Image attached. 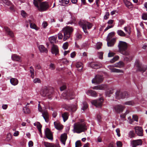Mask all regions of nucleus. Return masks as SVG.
Instances as JSON below:
<instances>
[{
    "label": "nucleus",
    "mask_w": 147,
    "mask_h": 147,
    "mask_svg": "<svg viewBox=\"0 0 147 147\" xmlns=\"http://www.w3.org/2000/svg\"><path fill=\"white\" fill-rule=\"evenodd\" d=\"M115 34V33L114 32H112L109 33L107 38V40H109L111 38L114 36Z\"/></svg>",
    "instance_id": "38"
},
{
    "label": "nucleus",
    "mask_w": 147,
    "mask_h": 147,
    "mask_svg": "<svg viewBox=\"0 0 147 147\" xmlns=\"http://www.w3.org/2000/svg\"><path fill=\"white\" fill-rule=\"evenodd\" d=\"M38 49L41 53H47L48 50L47 48L43 45H40L38 47Z\"/></svg>",
    "instance_id": "24"
},
{
    "label": "nucleus",
    "mask_w": 147,
    "mask_h": 147,
    "mask_svg": "<svg viewBox=\"0 0 147 147\" xmlns=\"http://www.w3.org/2000/svg\"><path fill=\"white\" fill-rule=\"evenodd\" d=\"M76 55V53L75 52H73L70 54L71 57L72 58H74Z\"/></svg>",
    "instance_id": "62"
},
{
    "label": "nucleus",
    "mask_w": 147,
    "mask_h": 147,
    "mask_svg": "<svg viewBox=\"0 0 147 147\" xmlns=\"http://www.w3.org/2000/svg\"><path fill=\"white\" fill-rule=\"evenodd\" d=\"M108 86L106 84H102L94 86L92 87V88L96 90H104L107 88Z\"/></svg>",
    "instance_id": "14"
},
{
    "label": "nucleus",
    "mask_w": 147,
    "mask_h": 147,
    "mask_svg": "<svg viewBox=\"0 0 147 147\" xmlns=\"http://www.w3.org/2000/svg\"><path fill=\"white\" fill-rule=\"evenodd\" d=\"M128 44L126 42L119 41L118 45L119 52L125 55H129V52L127 51Z\"/></svg>",
    "instance_id": "2"
},
{
    "label": "nucleus",
    "mask_w": 147,
    "mask_h": 147,
    "mask_svg": "<svg viewBox=\"0 0 147 147\" xmlns=\"http://www.w3.org/2000/svg\"><path fill=\"white\" fill-rule=\"evenodd\" d=\"M117 33L118 35L122 37L125 36V34L122 30H119L117 31Z\"/></svg>",
    "instance_id": "35"
},
{
    "label": "nucleus",
    "mask_w": 147,
    "mask_h": 147,
    "mask_svg": "<svg viewBox=\"0 0 147 147\" xmlns=\"http://www.w3.org/2000/svg\"><path fill=\"white\" fill-rule=\"evenodd\" d=\"M31 20H29L30 23V26L31 28L34 29L36 30H37L39 29V28L36 26V25L34 23L31 22Z\"/></svg>",
    "instance_id": "32"
},
{
    "label": "nucleus",
    "mask_w": 147,
    "mask_h": 147,
    "mask_svg": "<svg viewBox=\"0 0 147 147\" xmlns=\"http://www.w3.org/2000/svg\"><path fill=\"white\" fill-rule=\"evenodd\" d=\"M61 115L64 121L65 122L68 119L69 115V113L67 112H65L62 113Z\"/></svg>",
    "instance_id": "29"
},
{
    "label": "nucleus",
    "mask_w": 147,
    "mask_h": 147,
    "mask_svg": "<svg viewBox=\"0 0 147 147\" xmlns=\"http://www.w3.org/2000/svg\"><path fill=\"white\" fill-rule=\"evenodd\" d=\"M41 94L43 96H49L50 94L49 92L48 89L47 88H45L42 89L40 92Z\"/></svg>",
    "instance_id": "20"
},
{
    "label": "nucleus",
    "mask_w": 147,
    "mask_h": 147,
    "mask_svg": "<svg viewBox=\"0 0 147 147\" xmlns=\"http://www.w3.org/2000/svg\"><path fill=\"white\" fill-rule=\"evenodd\" d=\"M124 108L125 107L121 105H117L114 107L113 109L115 112L119 113L122 112Z\"/></svg>",
    "instance_id": "18"
},
{
    "label": "nucleus",
    "mask_w": 147,
    "mask_h": 147,
    "mask_svg": "<svg viewBox=\"0 0 147 147\" xmlns=\"http://www.w3.org/2000/svg\"><path fill=\"white\" fill-rule=\"evenodd\" d=\"M19 134V132L18 131H16L13 133V136H17Z\"/></svg>",
    "instance_id": "63"
},
{
    "label": "nucleus",
    "mask_w": 147,
    "mask_h": 147,
    "mask_svg": "<svg viewBox=\"0 0 147 147\" xmlns=\"http://www.w3.org/2000/svg\"><path fill=\"white\" fill-rule=\"evenodd\" d=\"M97 120L99 122H100L101 121V117L100 115H97Z\"/></svg>",
    "instance_id": "56"
},
{
    "label": "nucleus",
    "mask_w": 147,
    "mask_h": 147,
    "mask_svg": "<svg viewBox=\"0 0 147 147\" xmlns=\"http://www.w3.org/2000/svg\"><path fill=\"white\" fill-rule=\"evenodd\" d=\"M102 43L100 42L98 43L96 45V47L97 49H100V48L102 46Z\"/></svg>",
    "instance_id": "57"
},
{
    "label": "nucleus",
    "mask_w": 147,
    "mask_h": 147,
    "mask_svg": "<svg viewBox=\"0 0 147 147\" xmlns=\"http://www.w3.org/2000/svg\"><path fill=\"white\" fill-rule=\"evenodd\" d=\"M45 132L47 138L49 140H52L53 139V135L50 130L48 128H46Z\"/></svg>",
    "instance_id": "13"
},
{
    "label": "nucleus",
    "mask_w": 147,
    "mask_h": 147,
    "mask_svg": "<svg viewBox=\"0 0 147 147\" xmlns=\"http://www.w3.org/2000/svg\"><path fill=\"white\" fill-rule=\"evenodd\" d=\"M114 26L113 25H111V26H108L105 29L104 31H106L108 30L109 29L111 28Z\"/></svg>",
    "instance_id": "58"
},
{
    "label": "nucleus",
    "mask_w": 147,
    "mask_h": 147,
    "mask_svg": "<svg viewBox=\"0 0 147 147\" xmlns=\"http://www.w3.org/2000/svg\"><path fill=\"white\" fill-rule=\"evenodd\" d=\"M76 147H81L82 146L81 143L80 141H77L75 143Z\"/></svg>",
    "instance_id": "50"
},
{
    "label": "nucleus",
    "mask_w": 147,
    "mask_h": 147,
    "mask_svg": "<svg viewBox=\"0 0 147 147\" xmlns=\"http://www.w3.org/2000/svg\"><path fill=\"white\" fill-rule=\"evenodd\" d=\"M136 133L138 136H143V130L140 127L136 126L134 128Z\"/></svg>",
    "instance_id": "16"
},
{
    "label": "nucleus",
    "mask_w": 147,
    "mask_h": 147,
    "mask_svg": "<svg viewBox=\"0 0 147 147\" xmlns=\"http://www.w3.org/2000/svg\"><path fill=\"white\" fill-rule=\"evenodd\" d=\"M103 102V98H100L99 100H93L91 101V102L96 107H101Z\"/></svg>",
    "instance_id": "11"
},
{
    "label": "nucleus",
    "mask_w": 147,
    "mask_h": 147,
    "mask_svg": "<svg viewBox=\"0 0 147 147\" xmlns=\"http://www.w3.org/2000/svg\"><path fill=\"white\" fill-rule=\"evenodd\" d=\"M78 24L79 25L82 27L84 32L86 34H88L87 27L89 29H90L92 26V24L91 23L83 20L80 21Z\"/></svg>",
    "instance_id": "4"
},
{
    "label": "nucleus",
    "mask_w": 147,
    "mask_h": 147,
    "mask_svg": "<svg viewBox=\"0 0 147 147\" xmlns=\"http://www.w3.org/2000/svg\"><path fill=\"white\" fill-rule=\"evenodd\" d=\"M11 58L13 60L16 61H19L20 59V57L15 54L12 55Z\"/></svg>",
    "instance_id": "37"
},
{
    "label": "nucleus",
    "mask_w": 147,
    "mask_h": 147,
    "mask_svg": "<svg viewBox=\"0 0 147 147\" xmlns=\"http://www.w3.org/2000/svg\"><path fill=\"white\" fill-rule=\"evenodd\" d=\"M124 65V63L122 61H120L113 65L108 66V68L110 69L111 72L123 73L124 72L123 70L114 68V67H123Z\"/></svg>",
    "instance_id": "3"
},
{
    "label": "nucleus",
    "mask_w": 147,
    "mask_h": 147,
    "mask_svg": "<svg viewBox=\"0 0 147 147\" xmlns=\"http://www.w3.org/2000/svg\"><path fill=\"white\" fill-rule=\"evenodd\" d=\"M33 82L34 83H40V80L38 78H36L34 80Z\"/></svg>",
    "instance_id": "59"
},
{
    "label": "nucleus",
    "mask_w": 147,
    "mask_h": 147,
    "mask_svg": "<svg viewBox=\"0 0 147 147\" xmlns=\"http://www.w3.org/2000/svg\"><path fill=\"white\" fill-rule=\"evenodd\" d=\"M119 57L118 56H116L114 57L113 59H111L110 61V62L111 63H113L117 60L119 59Z\"/></svg>",
    "instance_id": "39"
},
{
    "label": "nucleus",
    "mask_w": 147,
    "mask_h": 147,
    "mask_svg": "<svg viewBox=\"0 0 147 147\" xmlns=\"http://www.w3.org/2000/svg\"><path fill=\"white\" fill-rule=\"evenodd\" d=\"M86 93L88 95L93 97H96L97 96L96 92L92 90H88L86 92Z\"/></svg>",
    "instance_id": "22"
},
{
    "label": "nucleus",
    "mask_w": 147,
    "mask_h": 147,
    "mask_svg": "<svg viewBox=\"0 0 147 147\" xmlns=\"http://www.w3.org/2000/svg\"><path fill=\"white\" fill-rule=\"evenodd\" d=\"M132 121H138V116L136 115H133L132 116Z\"/></svg>",
    "instance_id": "46"
},
{
    "label": "nucleus",
    "mask_w": 147,
    "mask_h": 147,
    "mask_svg": "<svg viewBox=\"0 0 147 147\" xmlns=\"http://www.w3.org/2000/svg\"><path fill=\"white\" fill-rule=\"evenodd\" d=\"M67 139V135L66 134H63L61 136V141L64 145H65L66 141Z\"/></svg>",
    "instance_id": "23"
},
{
    "label": "nucleus",
    "mask_w": 147,
    "mask_h": 147,
    "mask_svg": "<svg viewBox=\"0 0 147 147\" xmlns=\"http://www.w3.org/2000/svg\"><path fill=\"white\" fill-rule=\"evenodd\" d=\"M87 129L85 122L83 120L81 119L74 124L73 131L74 133L79 134L85 131Z\"/></svg>",
    "instance_id": "1"
},
{
    "label": "nucleus",
    "mask_w": 147,
    "mask_h": 147,
    "mask_svg": "<svg viewBox=\"0 0 147 147\" xmlns=\"http://www.w3.org/2000/svg\"><path fill=\"white\" fill-rule=\"evenodd\" d=\"M34 125L35 126H36L37 127L38 129L39 132L40 133H41V129L42 128V125L40 124V123L39 122H37L36 123H34Z\"/></svg>",
    "instance_id": "33"
},
{
    "label": "nucleus",
    "mask_w": 147,
    "mask_h": 147,
    "mask_svg": "<svg viewBox=\"0 0 147 147\" xmlns=\"http://www.w3.org/2000/svg\"><path fill=\"white\" fill-rule=\"evenodd\" d=\"M77 105L76 104L75 105H67L66 107V110L69 111L73 112L75 111L77 109Z\"/></svg>",
    "instance_id": "15"
},
{
    "label": "nucleus",
    "mask_w": 147,
    "mask_h": 147,
    "mask_svg": "<svg viewBox=\"0 0 147 147\" xmlns=\"http://www.w3.org/2000/svg\"><path fill=\"white\" fill-rule=\"evenodd\" d=\"M21 14L24 17H26L27 16V15L26 13L24 10L21 11Z\"/></svg>",
    "instance_id": "51"
},
{
    "label": "nucleus",
    "mask_w": 147,
    "mask_h": 147,
    "mask_svg": "<svg viewBox=\"0 0 147 147\" xmlns=\"http://www.w3.org/2000/svg\"><path fill=\"white\" fill-rule=\"evenodd\" d=\"M44 144L46 147H55L54 144L52 143H49L47 142H44Z\"/></svg>",
    "instance_id": "36"
},
{
    "label": "nucleus",
    "mask_w": 147,
    "mask_h": 147,
    "mask_svg": "<svg viewBox=\"0 0 147 147\" xmlns=\"http://www.w3.org/2000/svg\"><path fill=\"white\" fill-rule=\"evenodd\" d=\"M4 29L5 31L11 37H14L13 33L10 30V29L7 27H5Z\"/></svg>",
    "instance_id": "28"
},
{
    "label": "nucleus",
    "mask_w": 147,
    "mask_h": 147,
    "mask_svg": "<svg viewBox=\"0 0 147 147\" xmlns=\"http://www.w3.org/2000/svg\"><path fill=\"white\" fill-rule=\"evenodd\" d=\"M57 38L56 36H53L50 37L49 40L50 42L51 43H56V40Z\"/></svg>",
    "instance_id": "30"
},
{
    "label": "nucleus",
    "mask_w": 147,
    "mask_h": 147,
    "mask_svg": "<svg viewBox=\"0 0 147 147\" xmlns=\"http://www.w3.org/2000/svg\"><path fill=\"white\" fill-rule=\"evenodd\" d=\"M55 67V65L52 63H51L49 65V68L51 69H54Z\"/></svg>",
    "instance_id": "55"
},
{
    "label": "nucleus",
    "mask_w": 147,
    "mask_h": 147,
    "mask_svg": "<svg viewBox=\"0 0 147 147\" xmlns=\"http://www.w3.org/2000/svg\"><path fill=\"white\" fill-rule=\"evenodd\" d=\"M76 68L79 71H81L83 67V64L81 62H77L76 64Z\"/></svg>",
    "instance_id": "26"
},
{
    "label": "nucleus",
    "mask_w": 147,
    "mask_h": 147,
    "mask_svg": "<svg viewBox=\"0 0 147 147\" xmlns=\"http://www.w3.org/2000/svg\"><path fill=\"white\" fill-rule=\"evenodd\" d=\"M109 15L110 14L109 12H106L105 16H104V19L106 20L108 19L109 17Z\"/></svg>",
    "instance_id": "54"
},
{
    "label": "nucleus",
    "mask_w": 147,
    "mask_h": 147,
    "mask_svg": "<svg viewBox=\"0 0 147 147\" xmlns=\"http://www.w3.org/2000/svg\"><path fill=\"white\" fill-rule=\"evenodd\" d=\"M11 84L15 86L17 85L18 82V80L16 78H12L10 80Z\"/></svg>",
    "instance_id": "31"
},
{
    "label": "nucleus",
    "mask_w": 147,
    "mask_h": 147,
    "mask_svg": "<svg viewBox=\"0 0 147 147\" xmlns=\"http://www.w3.org/2000/svg\"><path fill=\"white\" fill-rule=\"evenodd\" d=\"M134 67L137 68L138 70L142 73L144 72L147 69V65L142 66L138 60H136L135 62Z\"/></svg>",
    "instance_id": "7"
},
{
    "label": "nucleus",
    "mask_w": 147,
    "mask_h": 147,
    "mask_svg": "<svg viewBox=\"0 0 147 147\" xmlns=\"http://www.w3.org/2000/svg\"><path fill=\"white\" fill-rule=\"evenodd\" d=\"M73 31V29L71 27L66 26L63 28L62 31L64 33V41L66 40L70 37Z\"/></svg>",
    "instance_id": "5"
},
{
    "label": "nucleus",
    "mask_w": 147,
    "mask_h": 147,
    "mask_svg": "<svg viewBox=\"0 0 147 147\" xmlns=\"http://www.w3.org/2000/svg\"><path fill=\"white\" fill-rule=\"evenodd\" d=\"M89 66L92 68L97 69L101 67L102 66V65L99 63L92 62L89 64Z\"/></svg>",
    "instance_id": "19"
},
{
    "label": "nucleus",
    "mask_w": 147,
    "mask_h": 147,
    "mask_svg": "<svg viewBox=\"0 0 147 147\" xmlns=\"http://www.w3.org/2000/svg\"><path fill=\"white\" fill-rule=\"evenodd\" d=\"M42 116L45 119L46 122H48L49 121V115L48 112L46 110L42 111Z\"/></svg>",
    "instance_id": "21"
},
{
    "label": "nucleus",
    "mask_w": 147,
    "mask_h": 147,
    "mask_svg": "<svg viewBox=\"0 0 147 147\" xmlns=\"http://www.w3.org/2000/svg\"><path fill=\"white\" fill-rule=\"evenodd\" d=\"M23 112L25 113H29L30 112V109L26 107L23 108Z\"/></svg>",
    "instance_id": "40"
},
{
    "label": "nucleus",
    "mask_w": 147,
    "mask_h": 147,
    "mask_svg": "<svg viewBox=\"0 0 147 147\" xmlns=\"http://www.w3.org/2000/svg\"><path fill=\"white\" fill-rule=\"evenodd\" d=\"M142 143L141 139L134 140L131 141V145L132 147H136L137 146L141 145Z\"/></svg>",
    "instance_id": "12"
},
{
    "label": "nucleus",
    "mask_w": 147,
    "mask_h": 147,
    "mask_svg": "<svg viewBox=\"0 0 147 147\" xmlns=\"http://www.w3.org/2000/svg\"><path fill=\"white\" fill-rule=\"evenodd\" d=\"M124 104L125 105H133L134 104V102L132 101H129L126 102L124 103Z\"/></svg>",
    "instance_id": "49"
},
{
    "label": "nucleus",
    "mask_w": 147,
    "mask_h": 147,
    "mask_svg": "<svg viewBox=\"0 0 147 147\" xmlns=\"http://www.w3.org/2000/svg\"><path fill=\"white\" fill-rule=\"evenodd\" d=\"M124 2L125 6L129 8H131L132 7V5L131 3L126 0H124Z\"/></svg>",
    "instance_id": "34"
},
{
    "label": "nucleus",
    "mask_w": 147,
    "mask_h": 147,
    "mask_svg": "<svg viewBox=\"0 0 147 147\" xmlns=\"http://www.w3.org/2000/svg\"><path fill=\"white\" fill-rule=\"evenodd\" d=\"M113 92V90H108L106 93V95L107 96L109 97L110 96V95L112 94Z\"/></svg>",
    "instance_id": "43"
},
{
    "label": "nucleus",
    "mask_w": 147,
    "mask_h": 147,
    "mask_svg": "<svg viewBox=\"0 0 147 147\" xmlns=\"http://www.w3.org/2000/svg\"><path fill=\"white\" fill-rule=\"evenodd\" d=\"M107 44L108 47H111L113 46L116 42V39L113 38L111 40L107 41Z\"/></svg>",
    "instance_id": "25"
},
{
    "label": "nucleus",
    "mask_w": 147,
    "mask_h": 147,
    "mask_svg": "<svg viewBox=\"0 0 147 147\" xmlns=\"http://www.w3.org/2000/svg\"><path fill=\"white\" fill-rule=\"evenodd\" d=\"M128 94L126 92H122L120 91H117L115 93V98L117 99L127 98Z\"/></svg>",
    "instance_id": "8"
},
{
    "label": "nucleus",
    "mask_w": 147,
    "mask_h": 147,
    "mask_svg": "<svg viewBox=\"0 0 147 147\" xmlns=\"http://www.w3.org/2000/svg\"><path fill=\"white\" fill-rule=\"evenodd\" d=\"M51 52L52 54H55L56 56L59 54V50L58 47L53 45L51 47Z\"/></svg>",
    "instance_id": "17"
},
{
    "label": "nucleus",
    "mask_w": 147,
    "mask_h": 147,
    "mask_svg": "<svg viewBox=\"0 0 147 147\" xmlns=\"http://www.w3.org/2000/svg\"><path fill=\"white\" fill-rule=\"evenodd\" d=\"M69 0H59V2L62 3L63 4H67L69 2Z\"/></svg>",
    "instance_id": "45"
},
{
    "label": "nucleus",
    "mask_w": 147,
    "mask_h": 147,
    "mask_svg": "<svg viewBox=\"0 0 147 147\" xmlns=\"http://www.w3.org/2000/svg\"><path fill=\"white\" fill-rule=\"evenodd\" d=\"M68 43L67 42H66L63 45V48L65 50L67 49L68 47Z\"/></svg>",
    "instance_id": "47"
},
{
    "label": "nucleus",
    "mask_w": 147,
    "mask_h": 147,
    "mask_svg": "<svg viewBox=\"0 0 147 147\" xmlns=\"http://www.w3.org/2000/svg\"><path fill=\"white\" fill-rule=\"evenodd\" d=\"M124 30L127 33L130 34L131 32L130 28L129 26L125 27H124Z\"/></svg>",
    "instance_id": "42"
},
{
    "label": "nucleus",
    "mask_w": 147,
    "mask_h": 147,
    "mask_svg": "<svg viewBox=\"0 0 147 147\" xmlns=\"http://www.w3.org/2000/svg\"><path fill=\"white\" fill-rule=\"evenodd\" d=\"M142 18L144 20H147V13H143L142 15Z\"/></svg>",
    "instance_id": "48"
},
{
    "label": "nucleus",
    "mask_w": 147,
    "mask_h": 147,
    "mask_svg": "<svg viewBox=\"0 0 147 147\" xmlns=\"http://www.w3.org/2000/svg\"><path fill=\"white\" fill-rule=\"evenodd\" d=\"M28 144L29 147H32L33 145V142L32 141H30L29 142Z\"/></svg>",
    "instance_id": "64"
},
{
    "label": "nucleus",
    "mask_w": 147,
    "mask_h": 147,
    "mask_svg": "<svg viewBox=\"0 0 147 147\" xmlns=\"http://www.w3.org/2000/svg\"><path fill=\"white\" fill-rule=\"evenodd\" d=\"M33 3L34 6L37 8L38 9L39 6L38 5V3L37 1L36 0H34Z\"/></svg>",
    "instance_id": "52"
},
{
    "label": "nucleus",
    "mask_w": 147,
    "mask_h": 147,
    "mask_svg": "<svg viewBox=\"0 0 147 147\" xmlns=\"http://www.w3.org/2000/svg\"><path fill=\"white\" fill-rule=\"evenodd\" d=\"M88 107V105L86 102H84L83 103V106L82 108V109L83 111L86 110Z\"/></svg>",
    "instance_id": "41"
},
{
    "label": "nucleus",
    "mask_w": 147,
    "mask_h": 147,
    "mask_svg": "<svg viewBox=\"0 0 147 147\" xmlns=\"http://www.w3.org/2000/svg\"><path fill=\"white\" fill-rule=\"evenodd\" d=\"M115 54L114 53L109 52L108 54V57H111L114 56Z\"/></svg>",
    "instance_id": "60"
},
{
    "label": "nucleus",
    "mask_w": 147,
    "mask_h": 147,
    "mask_svg": "<svg viewBox=\"0 0 147 147\" xmlns=\"http://www.w3.org/2000/svg\"><path fill=\"white\" fill-rule=\"evenodd\" d=\"M48 3L46 2H43L40 3L38 10L40 11H43L46 10L49 8Z\"/></svg>",
    "instance_id": "9"
},
{
    "label": "nucleus",
    "mask_w": 147,
    "mask_h": 147,
    "mask_svg": "<svg viewBox=\"0 0 147 147\" xmlns=\"http://www.w3.org/2000/svg\"><path fill=\"white\" fill-rule=\"evenodd\" d=\"M104 77L102 74H97L92 81V83L99 84L102 82L104 79Z\"/></svg>",
    "instance_id": "6"
},
{
    "label": "nucleus",
    "mask_w": 147,
    "mask_h": 147,
    "mask_svg": "<svg viewBox=\"0 0 147 147\" xmlns=\"http://www.w3.org/2000/svg\"><path fill=\"white\" fill-rule=\"evenodd\" d=\"M63 37L62 34L61 33H59L58 34V38L59 39H61Z\"/></svg>",
    "instance_id": "61"
},
{
    "label": "nucleus",
    "mask_w": 147,
    "mask_h": 147,
    "mask_svg": "<svg viewBox=\"0 0 147 147\" xmlns=\"http://www.w3.org/2000/svg\"><path fill=\"white\" fill-rule=\"evenodd\" d=\"M54 123L55 127L56 129L59 130L63 128L62 125H61L59 122L55 121Z\"/></svg>",
    "instance_id": "27"
},
{
    "label": "nucleus",
    "mask_w": 147,
    "mask_h": 147,
    "mask_svg": "<svg viewBox=\"0 0 147 147\" xmlns=\"http://www.w3.org/2000/svg\"><path fill=\"white\" fill-rule=\"evenodd\" d=\"M135 136V133L133 131H131L129 134V136L130 138L134 137Z\"/></svg>",
    "instance_id": "44"
},
{
    "label": "nucleus",
    "mask_w": 147,
    "mask_h": 147,
    "mask_svg": "<svg viewBox=\"0 0 147 147\" xmlns=\"http://www.w3.org/2000/svg\"><path fill=\"white\" fill-rule=\"evenodd\" d=\"M63 95L65 97V99H72L75 97L74 92L72 91L68 92L66 93L63 94Z\"/></svg>",
    "instance_id": "10"
},
{
    "label": "nucleus",
    "mask_w": 147,
    "mask_h": 147,
    "mask_svg": "<svg viewBox=\"0 0 147 147\" xmlns=\"http://www.w3.org/2000/svg\"><path fill=\"white\" fill-rule=\"evenodd\" d=\"M116 145L118 147H121L122 146V144L120 141H118L117 142Z\"/></svg>",
    "instance_id": "53"
}]
</instances>
